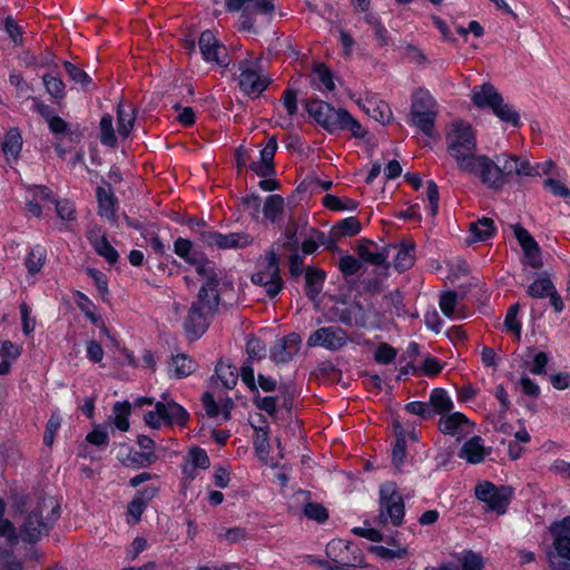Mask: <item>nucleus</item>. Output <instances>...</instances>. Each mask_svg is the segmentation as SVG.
<instances>
[{
	"mask_svg": "<svg viewBox=\"0 0 570 570\" xmlns=\"http://www.w3.org/2000/svg\"><path fill=\"white\" fill-rule=\"evenodd\" d=\"M462 173L478 178L492 190L501 189L511 176L529 177L538 174L528 159L511 154H500L494 159L479 154Z\"/></svg>",
	"mask_w": 570,
	"mask_h": 570,
	"instance_id": "1",
	"label": "nucleus"
},
{
	"mask_svg": "<svg viewBox=\"0 0 570 570\" xmlns=\"http://www.w3.org/2000/svg\"><path fill=\"white\" fill-rule=\"evenodd\" d=\"M212 268V273L199 274L204 278L197 299L191 304L184 327L186 332L194 337L200 336L208 326V320L215 314L219 305V294L217 291L218 275Z\"/></svg>",
	"mask_w": 570,
	"mask_h": 570,
	"instance_id": "2",
	"label": "nucleus"
},
{
	"mask_svg": "<svg viewBox=\"0 0 570 570\" xmlns=\"http://www.w3.org/2000/svg\"><path fill=\"white\" fill-rule=\"evenodd\" d=\"M59 517V504L53 497H46L31 508L20 527L24 541L35 542L48 533L49 527Z\"/></svg>",
	"mask_w": 570,
	"mask_h": 570,
	"instance_id": "3",
	"label": "nucleus"
},
{
	"mask_svg": "<svg viewBox=\"0 0 570 570\" xmlns=\"http://www.w3.org/2000/svg\"><path fill=\"white\" fill-rule=\"evenodd\" d=\"M446 149L455 160L459 170H463L476 157V140L472 127L462 121L452 124L446 134Z\"/></svg>",
	"mask_w": 570,
	"mask_h": 570,
	"instance_id": "4",
	"label": "nucleus"
},
{
	"mask_svg": "<svg viewBox=\"0 0 570 570\" xmlns=\"http://www.w3.org/2000/svg\"><path fill=\"white\" fill-rule=\"evenodd\" d=\"M471 99L479 108H489L503 122L513 127L520 126V115L513 106L504 101L498 90L490 83L472 89Z\"/></svg>",
	"mask_w": 570,
	"mask_h": 570,
	"instance_id": "5",
	"label": "nucleus"
},
{
	"mask_svg": "<svg viewBox=\"0 0 570 570\" xmlns=\"http://www.w3.org/2000/svg\"><path fill=\"white\" fill-rule=\"evenodd\" d=\"M238 86L249 97L261 96L269 86L271 78L262 67L259 57H249L238 62Z\"/></svg>",
	"mask_w": 570,
	"mask_h": 570,
	"instance_id": "6",
	"label": "nucleus"
},
{
	"mask_svg": "<svg viewBox=\"0 0 570 570\" xmlns=\"http://www.w3.org/2000/svg\"><path fill=\"white\" fill-rule=\"evenodd\" d=\"M252 282L265 288L266 294L274 298L283 289V281L279 275L278 257L274 250H269L258 259L257 271L250 277Z\"/></svg>",
	"mask_w": 570,
	"mask_h": 570,
	"instance_id": "7",
	"label": "nucleus"
},
{
	"mask_svg": "<svg viewBox=\"0 0 570 570\" xmlns=\"http://www.w3.org/2000/svg\"><path fill=\"white\" fill-rule=\"evenodd\" d=\"M237 6L235 12H240L239 26L248 31L257 23L269 22L275 9L273 0H240Z\"/></svg>",
	"mask_w": 570,
	"mask_h": 570,
	"instance_id": "8",
	"label": "nucleus"
},
{
	"mask_svg": "<svg viewBox=\"0 0 570 570\" xmlns=\"http://www.w3.org/2000/svg\"><path fill=\"white\" fill-rule=\"evenodd\" d=\"M338 320L346 326L376 330L382 326V315L372 306L353 302L338 312Z\"/></svg>",
	"mask_w": 570,
	"mask_h": 570,
	"instance_id": "9",
	"label": "nucleus"
},
{
	"mask_svg": "<svg viewBox=\"0 0 570 570\" xmlns=\"http://www.w3.org/2000/svg\"><path fill=\"white\" fill-rule=\"evenodd\" d=\"M436 114V101L432 95L423 89L415 91L411 106L413 124L423 132L431 135Z\"/></svg>",
	"mask_w": 570,
	"mask_h": 570,
	"instance_id": "10",
	"label": "nucleus"
},
{
	"mask_svg": "<svg viewBox=\"0 0 570 570\" xmlns=\"http://www.w3.org/2000/svg\"><path fill=\"white\" fill-rule=\"evenodd\" d=\"M186 410L174 401L157 402L155 410L145 414L146 424L153 429H159L163 424L184 426L188 420Z\"/></svg>",
	"mask_w": 570,
	"mask_h": 570,
	"instance_id": "11",
	"label": "nucleus"
},
{
	"mask_svg": "<svg viewBox=\"0 0 570 570\" xmlns=\"http://www.w3.org/2000/svg\"><path fill=\"white\" fill-rule=\"evenodd\" d=\"M404 517V503L396 484L386 482L380 488V519L400 525Z\"/></svg>",
	"mask_w": 570,
	"mask_h": 570,
	"instance_id": "12",
	"label": "nucleus"
},
{
	"mask_svg": "<svg viewBox=\"0 0 570 570\" xmlns=\"http://www.w3.org/2000/svg\"><path fill=\"white\" fill-rule=\"evenodd\" d=\"M474 494L479 501L485 504L488 511L503 514L510 503L512 490L507 487L498 488L489 481H483L476 484Z\"/></svg>",
	"mask_w": 570,
	"mask_h": 570,
	"instance_id": "13",
	"label": "nucleus"
},
{
	"mask_svg": "<svg viewBox=\"0 0 570 570\" xmlns=\"http://www.w3.org/2000/svg\"><path fill=\"white\" fill-rule=\"evenodd\" d=\"M348 342H351V337L344 328L340 326H325L309 335L307 345L335 352L342 350Z\"/></svg>",
	"mask_w": 570,
	"mask_h": 570,
	"instance_id": "14",
	"label": "nucleus"
},
{
	"mask_svg": "<svg viewBox=\"0 0 570 570\" xmlns=\"http://www.w3.org/2000/svg\"><path fill=\"white\" fill-rule=\"evenodd\" d=\"M330 134L348 130L355 138H364L366 130L346 109L332 107L323 127Z\"/></svg>",
	"mask_w": 570,
	"mask_h": 570,
	"instance_id": "15",
	"label": "nucleus"
},
{
	"mask_svg": "<svg viewBox=\"0 0 570 570\" xmlns=\"http://www.w3.org/2000/svg\"><path fill=\"white\" fill-rule=\"evenodd\" d=\"M200 240L210 247L219 249L245 248L253 244L254 237L245 232L220 234L218 232L206 230L200 234Z\"/></svg>",
	"mask_w": 570,
	"mask_h": 570,
	"instance_id": "16",
	"label": "nucleus"
},
{
	"mask_svg": "<svg viewBox=\"0 0 570 570\" xmlns=\"http://www.w3.org/2000/svg\"><path fill=\"white\" fill-rule=\"evenodd\" d=\"M174 252L187 264L194 266L198 275L202 273H212V268L215 267V264L203 254L193 250V243L187 238H177L174 243Z\"/></svg>",
	"mask_w": 570,
	"mask_h": 570,
	"instance_id": "17",
	"label": "nucleus"
},
{
	"mask_svg": "<svg viewBox=\"0 0 570 570\" xmlns=\"http://www.w3.org/2000/svg\"><path fill=\"white\" fill-rule=\"evenodd\" d=\"M199 49L203 58L207 62H216L219 66H226L228 63L225 48L219 45L215 35L210 30L202 32L199 38Z\"/></svg>",
	"mask_w": 570,
	"mask_h": 570,
	"instance_id": "18",
	"label": "nucleus"
},
{
	"mask_svg": "<svg viewBox=\"0 0 570 570\" xmlns=\"http://www.w3.org/2000/svg\"><path fill=\"white\" fill-rule=\"evenodd\" d=\"M96 197L98 202L99 216L110 222L111 224H116L118 200L112 191L110 184L98 186L96 189Z\"/></svg>",
	"mask_w": 570,
	"mask_h": 570,
	"instance_id": "19",
	"label": "nucleus"
},
{
	"mask_svg": "<svg viewBox=\"0 0 570 570\" xmlns=\"http://www.w3.org/2000/svg\"><path fill=\"white\" fill-rule=\"evenodd\" d=\"M550 531L553 535V548L557 557L570 561V517L553 523Z\"/></svg>",
	"mask_w": 570,
	"mask_h": 570,
	"instance_id": "20",
	"label": "nucleus"
},
{
	"mask_svg": "<svg viewBox=\"0 0 570 570\" xmlns=\"http://www.w3.org/2000/svg\"><path fill=\"white\" fill-rule=\"evenodd\" d=\"M301 337L292 333L275 342L271 350V357L276 363H286L292 360L299 351Z\"/></svg>",
	"mask_w": 570,
	"mask_h": 570,
	"instance_id": "21",
	"label": "nucleus"
},
{
	"mask_svg": "<svg viewBox=\"0 0 570 570\" xmlns=\"http://www.w3.org/2000/svg\"><path fill=\"white\" fill-rule=\"evenodd\" d=\"M472 428V423L460 412L445 414L439 421V429L444 434L459 435L470 433Z\"/></svg>",
	"mask_w": 570,
	"mask_h": 570,
	"instance_id": "22",
	"label": "nucleus"
},
{
	"mask_svg": "<svg viewBox=\"0 0 570 570\" xmlns=\"http://www.w3.org/2000/svg\"><path fill=\"white\" fill-rule=\"evenodd\" d=\"M490 454V449L484 446V442L480 436H473L466 441L460 450V458L471 464H478Z\"/></svg>",
	"mask_w": 570,
	"mask_h": 570,
	"instance_id": "23",
	"label": "nucleus"
},
{
	"mask_svg": "<svg viewBox=\"0 0 570 570\" xmlns=\"http://www.w3.org/2000/svg\"><path fill=\"white\" fill-rule=\"evenodd\" d=\"M88 239L96 253L105 257L109 263H116L118 259L117 250L109 244L105 233L100 228H92L88 234Z\"/></svg>",
	"mask_w": 570,
	"mask_h": 570,
	"instance_id": "24",
	"label": "nucleus"
},
{
	"mask_svg": "<svg viewBox=\"0 0 570 570\" xmlns=\"http://www.w3.org/2000/svg\"><path fill=\"white\" fill-rule=\"evenodd\" d=\"M117 131L122 138H127L134 129L136 121V109L120 100L116 108Z\"/></svg>",
	"mask_w": 570,
	"mask_h": 570,
	"instance_id": "25",
	"label": "nucleus"
},
{
	"mask_svg": "<svg viewBox=\"0 0 570 570\" xmlns=\"http://www.w3.org/2000/svg\"><path fill=\"white\" fill-rule=\"evenodd\" d=\"M358 106L373 119L381 124H389L392 119V110L383 100L365 99L358 100Z\"/></svg>",
	"mask_w": 570,
	"mask_h": 570,
	"instance_id": "26",
	"label": "nucleus"
},
{
	"mask_svg": "<svg viewBox=\"0 0 570 570\" xmlns=\"http://www.w3.org/2000/svg\"><path fill=\"white\" fill-rule=\"evenodd\" d=\"M197 368V363L186 354L174 355L168 364L170 377L183 379L193 374Z\"/></svg>",
	"mask_w": 570,
	"mask_h": 570,
	"instance_id": "27",
	"label": "nucleus"
},
{
	"mask_svg": "<svg viewBox=\"0 0 570 570\" xmlns=\"http://www.w3.org/2000/svg\"><path fill=\"white\" fill-rule=\"evenodd\" d=\"M358 256L362 261L370 263L372 265L376 266H385L387 267L389 264L386 262L389 257V253L386 252V248L384 250H379L375 244L370 242H364L363 244L358 245L357 247Z\"/></svg>",
	"mask_w": 570,
	"mask_h": 570,
	"instance_id": "28",
	"label": "nucleus"
},
{
	"mask_svg": "<svg viewBox=\"0 0 570 570\" xmlns=\"http://www.w3.org/2000/svg\"><path fill=\"white\" fill-rule=\"evenodd\" d=\"M1 148L8 161L18 159L22 149V137L17 128H11L6 132Z\"/></svg>",
	"mask_w": 570,
	"mask_h": 570,
	"instance_id": "29",
	"label": "nucleus"
},
{
	"mask_svg": "<svg viewBox=\"0 0 570 570\" xmlns=\"http://www.w3.org/2000/svg\"><path fill=\"white\" fill-rule=\"evenodd\" d=\"M395 250L394 267L402 272L406 271L414 264V246L412 244H402L400 246H389L386 252Z\"/></svg>",
	"mask_w": 570,
	"mask_h": 570,
	"instance_id": "30",
	"label": "nucleus"
},
{
	"mask_svg": "<svg viewBox=\"0 0 570 570\" xmlns=\"http://www.w3.org/2000/svg\"><path fill=\"white\" fill-rule=\"evenodd\" d=\"M495 232L494 222L488 217H482L470 224L472 242H484L492 237Z\"/></svg>",
	"mask_w": 570,
	"mask_h": 570,
	"instance_id": "31",
	"label": "nucleus"
},
{
	"mask_svg": "<svg viewBox=\"0 0 570 570\" xmlns=\"http://www.w3.org/2000/svg\"><path fill=\"white\" fill-rule=\"evenodd\" d=\"M440 309L449 318H463L464 314L459 307L458 294L449 291L441 295L439 302Z\"/></svg>",
	"mask_w": 570,
	"mask_h": 570,
	"instance_id": "32",
	"label": "nucleus"
},
{
	"mask_svg": "<svg viewBox=\"0 0 570 570\" xmlns=\"http://www.w3.org/2000/svg\"><path fill=\"white\" fill-rule=\"evenodd\" d=\"M429 405L434 413L443 414L452 410L453 402L445 390L434 389L430 394Z\"/></svg>",
	"mask_w": 570,
	"mask_h": 570,
	"instance_id": "33",
	"label": "nucleus"
},
{
	"mask_svg": "<svg viewBox=\"0 0 570 570\" xmlns=\"http://www.w3.org/2000/svg\"><path fill=\"white\" fill-rule=\"evenodd\" d=\"M141 495L145 497H137L135 498L128 505V513L135 519V521H139L140 517L147 505V501L153 499L157 494V489L154 487H149L144 489L140 492Z\"/></svg>",
	"mask_w": 570,
	"mask_h": 570,
	"instance_id": "34",
	"label": "nucleus"
},
{
	"mask_svg": "<svg viewBox=\"0 0 570 570\" xmlns=\"http://www.w3.org/2000/svg\"><path fill=\"white\" fill-rule=\"evenodd\" d=\"M332 105L323 100H311L306 102V111L323 128L327 116L331 112Z\"/></svg>",
	"mask_w": 570,
	"mask_h": 570,
	"instance_id": "35",
	"label": "nucleus"
},
{
	"mask_svg": "<svg viewBox=\"0 0 570 570\" xmlns=\"http://www.w3.org/2000/svg\"><path fill=\"white\" fill-rule=\"evenodd\" d=\"M215 372L218 380L226 389H233L236 385L238 380V372L236 366L232 365L230 363L220 361L216 365Z\"/></svg>",
	"mask_w": 570,
	"mask_h": 570,
	"instance_id": "36",
	"label": "nucleus"
},
{
	"mask_svg": "<svg viewBox=\"0 0 570 570\" xmlns=\"http://www.w3.org/2000/svg\"><path fill=\"white\" fill-rule=\"evenodd\" d=\"M323 205L334 212H353L357 208V203L348 197H337L327 194L323 198Z\"/></svg>",
	"mask_w": 570,
	"mask_h": 570,
	"instance_id": "37",
	"label": "nucleus"
},
{
	"mask_svg": "<svg viewBox=\"0 0 570 570\" xmlns=\"http://www.w3.org/2000/svg\"><path fill=\"white\" fill-rule=\"evenodd\" d=\"M395 432H396V441L392 450V462L393 465L400 470L401 465L404 462V459L406 456V440L404 435V431L402 430L401 425L397 423L395 424Z\"/></svg>",
	"mask_w": 570,
	"mask_h": 570,
	"instance_id": "38",
	"label": "nucleus"
},
{
	"mask_svg": "<svg viewBox=\"0 0 570 570\" xmlns=\"http://www.w3.org/2000/svg\"><path fill=\"white\" fill-rule=\"evenodd\" d=\"M46 249L41 246L33 247L24 259V265L30 275L38 274L46 263Z\"/></svg>",
	"mask_w": 570,
	"mask_h": 570,
	"instance_id": "39",
	"label": "nucleus"
},
{
	"mask_svg": "<svg viewBox=\"0 0 570 570\" xmlns=\"http://www.w3.org/2000/svg\"><path fill=\"white\" fill-rule=\"evenodd\" d=\"M100 129V142L108 147H115L117 144V137L114 129V119L110 114H106L101 117L99 122Z\"/></svg>",
	"mask_w": 570,
	"mask_h": 570,
	"instance_id": "40",
	"label": "nucleus"
},
{
	"mask_svg": "<svg viewBox=\"0 0 570 570\" xmlns=\"http://www.w3.org/2000/svg\"><path fill=\"white\" fill-rule=\"evenodd\" d=\"M313 72L314 81L318 90L333 91L335 89L332 73L324 63H316Z\"/></svg>",
	"mask_w": 570,
	"mask_h": 570,
	"instance_id": "41",
	"label": "nucleus"
},
{
	"mask_svg": "<svg viewBox=\"0 0 570 570\" xmlns=\"http://www.w3.org/2000/svg\"><path fill=\"white\" fill-rule=\"evenodd\" d=\"M324 279L323 271L308 267L305 274L307 296L315 297L320 293Z\"/></svg>",
	"mask_w": 570,
	"mask_h": 570,
	"instance_id": "42",
	"label": "nucleus"
},
{
	"mask_svg": "<svg viewBox=\"0 0 570 570\" xmlns=\"http://www.w3.org/2000/svg\"><path fill=\"white\" fill-rule=\"evenodd\" d=\"M360 232L361 223L356 217L342 219L333 227V234L336 236H354Z\"/></svg>",
	"mask_w": 570,
	"mask_h": 570,
	"instance_id": "43",
	"label": "nucleus"
},
{
	"mask_svg": "<svg viewBox=\"0 0 570 570\" xmlns=\"http://www.w3.org/2000/svg\"><path fill=\"white\" fill-rule=\"evenodd\" d=\"M130 409H131V406L128 402H124V403L117 402L114 405V414H115L114 423H115L116 428L119 429L120 431L126 432L129 429L128 416L130 414Z\"/></svg>",
	"mask_w": 570,
	"mask_h": 570,
	"instance_id": "44",
	"label": "nucleus"
},
{
	"mask_svg": "<svg viewBox=\"0 0 570 570\" xmlns=\"http://www.w3.org/2000/svg\"><path fill=\"white\" fill-rule=\"evenodd\" d=\"M284 199L279 195H269L264 203L263 213L265 217L274 222L282 213Z\"/></svg>",
	"mask_w": 570,
	"mask_h": 570,
	"instance_id": "45",
	"label": "nucleus"
},
{
	"mask_svg": "<svg viewBox=\"0 0 570 570\" xmlns=\"http://www.w3.org/2000/svg\"><path fill=\"white\" fill-rule=\"evenodd\" d=\"M4 512L6 503L0 500V537L6 538L10 543H16L18 540L16 528L12 522L3 518Z\"/></svg>",
	"mask_w": 570,
	"mask_h": 570,
	"instance_id": "46",
	"label": "nucleus"
},
{
	"mask_svg": "<svg viewBox=\"0 0 570 570\" xmlns=\"http://www.w3.org/2000/svg\"><path fill=\"white\" fill-rule=\"evenodd\" d=\"M554 289L553 284L549 278H538L529 287L528 294L535 298H543Z\"/></svg>",
	"mask_w": 570,
	"mask_h": 570,
	"instance_id": "47",
	"label": "nucleus"
},
{
	"mask_svg": "<svg viewBox=\"0 0 570 570\" xmlns=\"http://www.w3.org/2000/svg\"><path fill=\"white\" fill-rule=\"evenodd\" d=\"M42 80H43V83H45V87H46L48 94L51 97H53L56 99L63 98L65 83L62 82V80L60 78L50 76V75H45L42 77Z\"/></svg>",
	"mask_w": 570,
	"mask_h": 570,
	"instance_id": "48",
	"label": "nucleus"
},
{
	"mask_svg": "<svg viewBox=\"0 0 570 570\" xmlns=\"http://www.w3.org/2000/svg\"><path fill=\"white\" fill-rule=\"evenodd\" d=\"M397 355V352L387 343H380L374 352V360L380 364L392 363Z\"/></svg>",
	"mask_w": 570,
	"mask_h": 570,
	"instance_id": "49",
	"label": "nucleus"
},
{
	"mask_svg": "<svg viewBox=\"0 0 570 570\" xmlns=\"http://www.w3.org/2000/svg\"><path fill=\"white\" fill-rule=\"evenodd\" d=\"M22 354V346L12 343L11 341L0 342V358L16 362Z\"/></svg>",
	"mask_w": 570,
	"mask_h": 570,
	"instance_id": "50",
	"label": "nucleus"
},
{
	"mask_svg": "<svg viewBox=\"0 0 570 570\" xmlns=\"http://www.w3.org/2000/svg\"><path fill=\"white\" fill-rule=\"evenodd\" d=\"M62 419L59 413H52L47 422L46 432L43 435V442L47 446H51L55 440V435L61 426Z\"/></svg>",
	"mask_w": 570,
	"mask_h": 570,
	"instance_id": "51",
	"label": "nucleus"
},
{
	"mask_svg": "<svg viewBox=\"0 0 570 570\" xmlns=\"http://www.w3.org/2000/svg\"><path fill=\"white\" fill-rule=\"evenodd\" d=\"M304 514L307 519L320 523L326 521L328 518L326 509L322 504L315 502H309L304 507Z\"/></svg>",
	"mask_w": 570,
	"mask_h": 570,
	"instance_id": "52",
	"label": "nucleus"
},
{
	"mask_svg": "<svg viewBox=\"0 0 570 570\" xmlns=\"http://www.w3.org/2000/svg\"><path fill=\"white\" fill-rule=\"evenodd\" d=\"M543 187L556 197L570 199V189L560 180L548 178L543 181Z\"/></svg>",
	"mask_w": 570,
	"mask_h": 570,
	"instance_id": "53",
	"label": "nucleus"
},
{
	"mask_svg": "<svg viewBox=\"0 0 570 570\" xmlns=\"http://www.w3.org/2000/svg\"><path fill=\"white\" fill-rule=\"evenodd\" d=\"M254 446L256 450V453L258 456L266 461L269 452V442H268V435L267 432L264 430H258L256 432L255 439H254Z\"/></svg>",
	"mask_w": 570,
	"mask_h": 570,
	"instance_id": "54",
	"label": "nucleus"
},
{
	"mask_svg": "<svg viewBox=\"0 0 570 570\" xmlns=\"http://www.w3.org/2000/svg\"><path fill=\"white\" fill-rule=\"evenodd\" d=\"M65 69L69 78L83 88L90 83V77L87 75V72L72 65L71 62H65Z\"/></svg>",
	"mask_w": 570,
	"mask_h": 570,
	"instance_id": "55",
	"label": "nucleus"
},
{
	"mask_svg": "<svg viewBox=\"0 0 570 570\" xmlns=\"http://www.w3.org/2000/svg\"><path fill=\"white\" fill-rule=\"evenodd\" d=\"M338 268L345 276H352L360 271L361 262L352 255H344L338 262Z\"/></svg>",
	"mask_w": 570,
	"mask_h": 570,
	"instance_id": "56",
	"label": "nucleus"
},
{
	"mask_svg": "<svg viewBox=\"0 0 570 570\" xmlns=\"http://www.w3.org/2000/svg\"><path fill=\"white\" fill-rule=\"evenodd\" d=\"M77 304L88 320L92 323L99 322L100 316L96 313L94 303L86 295L79 293Z\"/></svg>",
	"mask_w": 570,
	"mask_h": 570,
	"instance_id": "57",
	"label": "nucleus"
},
{
	"mask_svg": "<svg viewBox=\"0 0 570 570\" xmlns=\"http://www.w3.org/2000/svg\"><path fill=\"white\" fill-rule=\"evenodd\" d=\"M246 352L249 358L261 360L265 356L266 346L259 338L250 337L246 343Z\"/></svg>",
	"mask_w": 570,
	"mask_h": 570,
	"instance_id": "58",
	"label": "nucleus"
},
{
	"mask_svg": "<svg viewBox=\"0 0 570 570\" xmlns=\"http://www.w3.org/2000/svg\"><path fill=\"white\" fill-rule=\"evenodd\" d=\"M522 250L524 254V264L532 268H540L542 266L541 252L538 243L533 246H529V248H523Z\"/></svg>",
	"mask_w": 570,
	"mask_h": 570,
	"instance_id": "59",
	"label": "nucleus"
},
{
	"mask_svg": "<svg viewBox=\"0 0 570 570\" xmlns=\"http://www.w3.org/2000/svg\"><path fill=\"white\" fill-rule=\"evenodd\" d=\"M56 212L60 219L71 222L76 219L75 205L69 200H60L56 203Z\"/></svg>",
	"mask_w": 570,
	"mask_h": 570,
	"instance_id": "60",
	"label": "nucleus"
},
{
	"mask_svg": "<svg viewBox=\"0 0 570 570\" xmlns=\"http://www.w3.org/2000/svg\"><path fill=\"white\" fill-rule=\"evenodd\" d=\"M405 410L409 413L419 415L423 419H429L434 415V412L430 409L429 403L419 402V401L407 403L405 405Z\"/></svg>",
	"mask_w": 570,
	"mask_h": 570,
	"instance_id": "61",
	"label": "nucleus"
},
{
	"mask_svg": "<svg viewBox=\"0 0 570 570\" xmlns=\"http://www.w3.org/2000/svg\"><path fill=\"white\" fill-rule=\"evenodd\" d=\"M189 462L194 468L207 469L209 466V458L207 453L199 448H195L189 452Z\"/></svg>",
	"mask_w": 570,
	"mask_h": 570,
	"instance_id": "62",
	"label": "nucleus"
},
{
	"mask_svg": "<svg viewBox=\"0 0 570 570\" xmlns=\"http://www.w3.org/2000/svg\"><path fill=\"white\" fill-rule=\"evenodd\" d=\"M20 314H21L22 332L26 335H29L35 331L36 320L33 317H31L30 308L26 303H22L20 305Z\"/></svg>",
	"mask_w": 570,
	"mask_h": 570,
	"instance_id": "63",
	"label": "nucleus"
},
{
	"mask_svg": "<svg viewBox=\"0 0 570 570\" xmlns=\"http://www.w3.org/2000/svg\"><path fill=\"white\" fill-rule=\"evenodd\" d=\"M426 198L429 200L430 213L432 216H435L439 208V189L433 180L428 181Z\"/></svg>",
	"mask_w": 570,
	"mask_h": 570,
	"instance_id": "64",
	"label": "nucleus"
}]
</instances>
